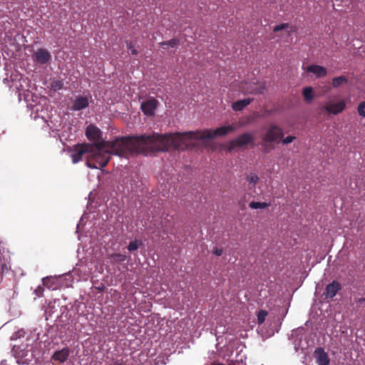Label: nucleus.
Listing matches in <instances>:
<instances>
[{"label": "nucleus", "instance_id": "nucleus-1", "mask_svg": "<svg viewBox=\"0 0 365 365\" xmlns=\"http://www.w3.org/2000/svg\"><path fill=\"white\" fill-rule=\"evenodd\" d=\"M162 152L158 133L115 138L112 141H101L92 144V150L86 157L90 168L100 169L107 165L111 154L128 157L133 154L148 155Z\"/></svg>", "mask_w": 365, "mask_h": 365}, {"label": "nucleus", "instance_id": "nucleus-2", "mask_svg": "<svg viewBox=\"0 0 365 365\" xmlns=\"http://www.w3.org/2000/svg\"><path fill=\"white\" fill-rule=\"evenodd\" d=\"M242 125L240 123L224 125L212 130L210 129L202 131H189L185 133H174L169 134H159L162 152L168 151L170 148L184 150L188 146L192 139H212L217 136H225L229 133L236 130Z\"/></svg>", "mask_w": 365, "mask_h": 365}, {"label": "nucleus", "instance_id": "nucleus-3", "mask_svg": "<svg viewBox=\"0 0 365 365\" xmlns=\"http://www.w3.org/2000/svg\"><path fill=\"white\" fill-rule=\"evenodd\" d=\"M248 145L252 147L255 145V136L253 133H245L231 140L227 145V150L231 152L236 148H245Z\"/></svg>", "mask_w": 365, "mask_h": 365}, {"label": "nucleus", "instance_id": "nucleus-4", "mask_svg": "<svg viewBox=\"0 0 365 365\" xmlns=\"http://www.w3.org/2000/svg\"><path fill=\"white\" fill-rule=\"evenodd\" d=\"M92 150V143L77 144L70 149L71 157L73 163H77L82 160L83 157L90 155Z\"/></svg>", "mask_w": 365, "mask_h": 365}, {"label": "nucleus", "instance_id": "nucleus-5", "mask_svg": "<svg viewBox=\"0 0 365 365\" xmlns=\"http://www.w3.org/2000/svg\"><path fill=\"white\" fill-rule=\"evenodd\" d=\"M284 133L279 127L272 125L268 128L266 134L262 137V142H274L283 138Z\"/></svg>", "mask_w": 365, "mask_h": 365}, {"label": "nucleus", "instance_id": "nucleus-6", "mask_svg": "<svg viewBox=\"0 0 365 365\" xmlns=\"http://www.w3.org/2000/svg\"><path fill=\"white\" fill-rule=\"evenodd\" d=\"M240 90L244 93L262 94L265 90V86L264 83L244 82L241 83Z\"/></svg>", "mask_w": 365, "mask_h": 365}, {"label": "nucleus", "instance_id": "nucleus-7", "mask_svg": "<svg viewBox=\"0 0 365 365\" xmlns=\"http://www.w3.org/2000/svg\"><path fill=\"white\" fill-rule=\"evenodd\" d=\"M345 108L346 102L344 100H340L337 103L329 102L324 106V109L329 114L332 115H337L341 113Z\"/></svg>", "mask_w": 365, "mask_h": 365}, {"label": "nucleus", "instance_id": "nucleus-8", "mask_svg": "<svg viewBox=\"0 0 365 365\" xmlns=\"http://www.w3.org/2000/svg\"><path fill=\"white\" fill-rule=\"evenodd\" d=\"M89 98L86 96H78L73 101L70 110L80 111L89 106Z\"/></svg>", "mask_w": 365, "mask_h": 365}, {"label": "nucleus", "instance_id": "nucleus-9", "mask_svg": "<svg viewBox=\"0 0 365 365\" xmlns=\"http://www.w3.org/2000/svg\"><path fill=\"white\" fill-rule=\"evenodd\" d=\"M86 135L89 140L93 141L94 143H100L101 139V132L98 128L91 124L86 130Z\"/></svg>", "mask_w": 365, "mask_h": 365}, {"label": "nucleus", "instance_id": "nucleus-10", "mask_svg": "<svg viewBox=\"0 0 365 365\" xmlns=\"http://www.w3.org/2000/svg\"><path fill=\"white\" fill-rule=\"evenodd\" d=\"M341 284L339 282L334 280L332 282L327 285L324 294L327 299H332L336 296L337 292L341 290Z\"/></svg>", "mask_w": 365, "mask_h": 365}, {"label": "nucleus", "instance_id": "nucleus-11", "mask_svg": "<svg viewBox=\"0 0 365 365\" xmlns=\"http://www.w3.org/2000/svg\"><path fill=\"white\" fill-rule=\"evenodd\" d=\"M70 354V349L68 347H64L61 350L54 351L51 356V360L63 364L67 361Z\"/></svg>", "mask_w": 365, "mask_h": 365}, {"label": "nucleus", "instance_id": "nucleus-12", "mask_svg": "<svg viewBox=\"0 0 365 365\" xmlns=\"http://www.w3.org/2000/svg\"><path fill=\"white\" fill-rule=\"evenodd\" d=\"M158 101L155 98L149 99L141 104L142 111L147 115H152L157 107Z\"/></svg>", "mask_w": 365, "mask_h": 365}, {"label": "nucleus", "instance_id": "nucleus-13", "mask_svg": "<svg viewBox=\"0 0 365 365\" xmlns=\"http://www.w3.org/2000/svg\"><path fill=\"white\" fill-rule=\"evenodd\" d=\"M34 56L35 61L41 64L47 63L51 58V53L45 48L38 49Z\"/></svg>", "mask_w": 365, "mask_h": 365}, {"label": "nucleus", "instance_id": "nucleus-14", "mask_svg": "<svg viewBox=\"0 0 365 365\" xmlns=\"http://www.w3.org/2000/svg\"><path fill=\"white\" fill-rule=\"evenodd\" d=\"M317 356V363L318 365H329L330 359L327 352L322 348L316 349L314 351Z\"/></svg>", "mask_w": 365, "mask_h": 365}, {"label": "nucleus", "instance_id": "nucleus-15", "mask_svg": "<svg viewBox=\"0 0 365 365\" xmlns=\"http://www.w3.org/2000/svg\"><path fill=\"white\" fill-rule=\"evenodd\" d=\"M307 71L309 73H312L316 76L317 78H322L327 76V69L319 65H310L307 67Z\"/></svg>", "mask_w": 365, "mask_h": 365}, {"label": "nucleus", "instance_id": "nucleus-16", "mask_svg": "<svg viewBox=\"0 0 365 365\" xmlns=\"http://www.w3.org/2000/svg\"><path fill=\"white\" fill-rule=\"evenodd\" d=\"M252 101V98L238 100L232 103V108L235 111H240L243 110L246 106L250 105Z\"/></svg>", "mask_w": 365, "mask_h": 365}, {"label": "nucleus", "instance_id": "nucleus-17", "mask_svg": "<svg viewBox=\"0 0 365 365\" xmlns=\"http://www.w3.org/2000/svg\"><path fill=\"white\" fill-rule=\"evenodd\" d=\"M9 269V262L0 253V282L2 281L4 274Z\"/></svg>", "mask_w": 365, "mask_h": 365}, {"label": "nucleus", "instance_id": "nucleus-18", "mask_svg": "<svg viewBox=\"0 0 365 365\" xmlns=\"http://www.w3.org/2000/svg\"><path fill=\"white\" fill-rule=\"evenodd\" d=\"M348 83V79L344 76H340L337 77H334L331 81V87L334 88H339L341 86L346 84Z\"/></svg>", "mask_w": 365, "mask_h": 365}, {"label": "nucleus", "instance_id": "nucleus-19", "mask_svg": "<svg viewBox=\"0 0 365 365\" xmlns=\"http://www.w3.org/2000/svg\"><path fill=\"white\" fill-rule=\"evenodd\" d=\"M302 95L305 101L308 103L311 102L314 98L313 88L310 86L304 88Z\"/></svg>", "mask_w": 365, "mask_h": 365}, {"label": "nucleus", "instance_id": "nucleus-20", "mask_svg": "<svg viewBox=\"0 0 365 365\" xmlns=\"http://www.w3.org/2000/svg\"><path fill=\"white\" fill-rule=\"evenodd\" d=\"M179 43H180V41L178 39L172 38L170 41H163V42L160 43V45L162 48H165V46H170V47L173 48V47L176 46L177 45H178Z\"/></svg>", "mask_w": 365, "mask_h": 365}, {"label": "nucleus", "instance_id": "nucleus-21", "mask_svg": "<svg viewBox=\"0 0 365 365\" xmlns=\"http://www.w3.org/2000/svg\"><path fill=\"white\" fill-rule=\"evenodd\" d=\"M250 207L252 209H264L269 207V204L267 202H259L252 201L249 205Z\"/></svg>", "mask_w": 365, "mask_h": 365}, {"label": "nucleus", "instance_id": "nucleus-22", "mask_svg": "<svg viewBox=\"0 0 365 365\" xmlns=\"http://www.w3.org/2000/svg\"><path fill=\"white\" fill-rule=\"evenodd\" d=\"M110 258L115 262H123L126 259V256L120 253L113 254L110 255Z\"/></svg>", "mask_w": 365, "mask_h": 365}, {"label": "nucleus", "instance_id": "nucleus-23", "mask_svg": "<svg viewBox=\"0 0 365 365\" xmlns=\"http://www.w3.org/2000/svg\"><path fill=\"white\" fill-rule=\"evenodd\" d=\"M142 245V242H139L138 240H135L134 241H131L128 246V250L130 251V252H134L135 250H138L139 245Z\"/></svg>", "mask_w": 365, "mask_h": 365}, {"label": "nucleus", "instance_id": "nucleus-24", "mask_svg": "<svg viewBox=\"0 0 365 365\" xmlns=\"http://www.w3.org/2000/svg\"><path fill=\"white\" fill-rule=\"evenodd\" d=\"M267 316V312L264 310H261L257 314V322L259 324H262L264 323L266 317Z\"/></svg>", "mask_w": 365, "mask_h": 365}, {"label": "nucleus", "instance_id": "nucleus-25", "mask_svg": "<svg viewBox=\"0 0 365 365\" xmlns=\"http://www.w3.org/2000/svg\"><path fill=\"white\" fill-rule=\"evenodd\" d=\"M43 285L48 287V289H54L53 287V279L52 277H44L42 279Z\"/></svg>", "mask_w": 365, "mask_h": 365}, {"label": "nucleus", "instance_id": "nucleus-26", "mask_svg": "<svg viewBox=\"0 0 365 365\" xmlns=\"http://www.w3.org/2000/svg\"><path fill=\"white\" fill-rule=\"evenodd\" d=\"M246 179L250 184H252L254 186L257 184V182L259 180L258 176L255 173L250 174L249 175L247 176Z\"/></svg>", "mask_w": 365, "mask_h": 365}, {"label": "nucleus", "instance_id": "nucleus-27", "mask_svg": "<svg viewBox=\"0 0 365 365\" xmlns=\"http://www.w3.org/2000/svg\"><path fill=\"white\" fill-rule=\"evenodd\" d=\"M357 111L360 116L365 118V101L359 104Z\"/></svg>", "mask_w": 365, "mask_h": 365}, {"label": "nucleus", "instance_id": "nucleus-28", "mask_svg": "<svg viewBox=\"0 0 365 365\" xmlns=\"http://www.w3.org/2000/svg\"><path fill=\"white\" fill-rule=\"evenodd\" d=\"M272 143V142H262V147L264 153H268L274 149V146L271 144Z\"/></svg>", "mask_w": 365, "mask_h": 365}, {"label": "nucleus", "instance_id": "nucleus-29", "mask_svg": "<svg viewBox=\"0 0 365 365\" xmlns=\"http://www.w3.org/2000/svg\"><path fill=\"white\" fill-rule=\"evenodd\" d=\"M289 27V24H287V23H284V24H279V25H277L276 26H274L273 31L274 32H277L279 31H282L283 29H285Z\"/></svg>", "mask_w": 365, "mask_h": 365}, {"label": "nucleus", "instance_id": "nucleus-30", "mask_svg": "<svg viewBox=\"0 0 365 365\" xmlns=\"http://www.w3.org/2000/svg\"><path fill=\"white\" fill-rule=\"evenodd\" d=\"M35 294L38 297H41L43 294V288L41 286H38L35 290H34Z\"/></svg>", "mask_w": 365, "mask_h": 365}, {"label": "nucleus", "instance_id": "nucleus-31", "mask_svg": "<svg viewBox=\"0 0 365 365\" xmlns=\"http://www.w3.org/2000/svg\"><path fill=\"white\" fill-rule=\"evenodd\" d=\"M294 139H295L294 136L289 135V136H287L285 138H284L282 140V143L284 144H289V143H291Z\"/></svg>", "mask_w": 365, "mask_h": 365}, {"label": "nucleus", "instance_id": "nucleus-32", "mask_svg": "<svg viewBox=\"0 0 365 365\" xmlns=\"http://www.w3.org/2000/svg\"><path fill=\"white\" fill-rule=\"evenodd\" d=\"M213 253L217 256H221L223 253V251L220 248L215 247L213 250Z\"/></svg>", "mask_w": 365, "mask_h": 365}, {"label": "nucleus", "instance_id": "nucleus-33", "mask_svg": "<svg viewBox=\"0 0 365 365\" xmlns=\"http://www.w3.org/2000/svg\"><path fill=\"white\" fill-rule=\"evenodd\" d=\"M127 47L128 50L133 48V46L132 45L131 42H127Z\"/></svg>", "mask_w": 365, "mask_h": 365}, {"label": "nucleus", "instance_id": "nucleus-34", "mask_svg": "<svg viewBox=\"0 0 365 365\" xmlns=\"http://www.w3.org/2000/svg\"><path fill=\"white\" fill-rule=\"evenodd\" d=\"M130 51H131V53H132L133 55H137V54H138V51H137V50H136L135 48H132V49L130 50Z\"/></svg>", "mask_w": 365, "mask_h": 365}, {"label": "nucleus", "instance_id": "nucleus-35", "mask_svg": "<svg viewBox=\"0 0 365 365\" xmlns=\"http://www.w3.org/2000/svg\"><path fill=\"white\" fill-rule=\"evenodd\" d=\"M365 301V298L364 297H361V298H359L358 300H357V302L358 303H362Z\"/></svg>", "mask_w": 365, "mask_h": 365}, {"label": "nucleus", "instance_id": "nucleus-36", "mask_svg": "<svg viewBox=\"0 0 365 365\" xmlns=\"http://www.w3.org/2000/svg\"><path fill=\"white\" fill-rule=\"evenodd\" d=\"M62 86H63V83L61 82L57 83L56 87H58V88H61Z\"/></svg>", "mask_w": 365, "mask_h": 365}, {"label": "nucleus", "instance_id": "nucleus-37", "mask_svg": "<svg viewBox=\"0 0 365 365\" xmlns=\"http://www.w3.org/2000/svg\"><path fill=\"white\" fill-rule=\"evenodd\" d=\"M114 365H123L122 363H120L118 361L114 363Z\"/></svg>", "mask_w": 365, "mask_h": 365}, {"label": "nucleus", "instance_id": "nucleus-38", "mask_svg": "<svg viewBox=\"0 0 365 365\" xmlns=\"http://www.w3.org/2000/svg\"><path fill=\"white\" fill-rule=\"evenodd\" d=\"M212 365H224V364H212Z\"/></svg>", "mask_w": 365, "mask_h": 365}, {"label": "nucleus", "instance_id": "nucleus-39", "mask_svg": "<svg viewBox=\"0 0 365 365\" xmlns=\"http://www.w3.org/2000/svg\"><path fill=\"white\" fill-rule=\"evenodd\" d=\"M330 89H331V88H330V87H329V88H327V91H330Z\"/></svg>", "mask_w": 365, "mask_h": 365}]
</instances>
